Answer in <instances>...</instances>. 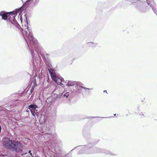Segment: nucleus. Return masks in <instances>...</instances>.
I'll return each instance as SVG.
<instances>
[{"label":"nucleus","mask_w":157,"mask_h":157,"mask_svg":"<svg viewBox=\"0 0 157 157\" xmlns=\"http://www.w3.org/2000/svg\"><path fill=\"white\" fill-rule=\"evenodd\" d=\"M2 129V127H1V124H0V134H1Z\"/></svg>","instance_id":"nucleus-26"},{"label":"nucleus","mask_w":157,"mask_h":157,"mask_svg":"<svg viewBox=\"0 0 157 157\" xmlns=\"http://www.w3.org/2000/svg\"><path fill=\"white\" fill-rule=\"evenodd\" d=\"M3 145L8 150L19 153L23 152L24 146L19 141L13 140L7 138L4 140Z\"/></svg>","instance_id":"nucleus-4"},{"label":"nucleus","mask_w":157,"mask_h":157,"mask_svg":"<svg viewBox=\"0 0 157 157\" xmlns=\"http://www.w3.org/2000/svg\"><path fill=\"white\" fill-rule=\"evenodd\" d=\"M146 2L143 1L142 2L138 0L136 2H132V3H135V5H136V8L139 11L142 12H145L146 11V6H145Z\"/></svg>","instance_id":"nucleus-10"},{"label":"nucleus","mask_w":157,"mask_h":157,"mask_svg":"<svg viewBox=\"0 0 157 157\" xmlns=\"http://www.w3.org/2000/svg\"><path fill=\"white\" fill-rule=\"evenodd\" d=\"M152 4L151 3V2H147V4L152 8L153 11L154 13L157 16V10L156 9L154 8V6H155L156 4L154 1H153L152 2Z\"/></svg>","instance_id":"nucleus-17"},{"label":"nucleus","mask_w":157,"mask_h":157,"mask_svg":"<svg viewBox=\"0 0 157 157\" xmlns=\"http://www.w3.org/2000/svg\"><path fill=\"white\" fill-rule=\"evenodd\" d=\"M0 84H5L4 82V80L2 78H0Z\"/></svg>","instance_id":"nucleus-23"},{"label":"nucleus","mask_w":157,"mask_h":157,"mask_svg":"<svg viewBox=\"0 0 157 157\" xmlns=\"http://www.w3.org/2000/svg\"><path fill=\"white\" fill-rule=\"evenodd\" d=\"M12 106H12L11 105H9L8 106H6L5 107H7V108H4L3 109H2H2L3 110L2 112L3 111H5L6 110L8 111H10V110L11 109Z\"/></svg>","instance_id":"nucleus-19"},{"label":"nucleus","mask_w":157,"mask_h":157,"mask_svg":"<svg viewBox=\"0 0 157 157\" xmlns=\"http://www.w3.org/2000/svg\"><path fill=\"white\" fill-rule=\"evenodd\" d=\"M35 86H32V87L31 88V89L30 90V91L31 93H32L34 90V88H35Z\"/></svg>","instance_id":"nucleus-24"},{"label":"nucleus","mask_w":157,"mask_h":157,"mask_svg":"<svg viewBox=\"0 0 157 157\" xmlns=\"http://www.w3.org/2000/svg\"><path fill=\"white\" fill-rule=\"evenodd\" d=\"M20 15V14H19V15H18V17H19Z\"/></svg>","instance_id":"nucleus-30"},{"label":"nucleus","mask_w":157,"mask_h":157,"mask_svg":"<svg viewBox=\"0 0 157 157\" xmlns=\"http://www.w3.org/2000/svg\"><path fill=\"white\" fill-rule=\"evenodd\" d=\"M116 115V114H114V116H115Z\"/></svg>","instance_id":"nucleus-32"},{"label":"nucleus","mask_w":157,"mask_h":157,"mask_svg":"<svg viewBox=\"0 0 157 157\" xmlns=\"http://www.w3.org/2000/svg\"><path fill=\"white\" fill-rule=\"evenodd\" d=\"M82 84V83L79 82L69 80L68 81L66 85L68 86H72L75 85L76 87L77 86Z\"/></svg>","instance_id":"nucleus-16"},{"label":"nucleus","mask_w":157,"mask_h":157,"mask_svg":"<svg viewBox=\"0 0 157 157\" xmlns=\"http://www.w3.org/2000/svg\"><path fill=\"white\" fill-rule=\"evenodd\" d=\"M105 151H103V153H105L106 155H116L113 154L111 152L105 149H104Z\"/></svg>","instance_id":"nucleus-18"},{"label":"nucleus","mask_w":157,"mask_h":157,"mask_svg":"<svg viewBox=\"0 0 157 157\" xmlns=\"http://www.w3.org/2000/svg\"><path fill=\"white\" fill-rule=\"evenodd\" d=\"M81 85L77 86L75 87L76 90H73L70 92H63L59 94H52L51 98V102H53L55 100H57L58 101H62L67 99L69 96L73 97L74 96H78L80 94H82V89H84L85 90H92V88H88L86 87H84L81 86Z\"/></svg>","instance_id":"nucleus-1"},{"label":"nucleus","mask_w":157,"mask_h":157,"mask_svg":"<svg viewBox=\"0 0 157 157\" xmlns=\"http://www.w3.org/2000/svg\"><path fill=\"white\" fill-rule=\"evenodd\" d=\"M79 146H78L77 147H79Z\"/></svg>","instance_id":"nucleus-34"},{"label":"nucleus","mask_w":157,"mask_h":157,"mask_svg":"<svg viewBox=\"0 0 157 157\" xmlns=\"http://www.w3.org/2000/svg\"><path fill=\"white\" fill-rule=\"evenodd\" d=\"M52 130L49 129L48 132L47 131L46 132L42 134L41 137L42 138H44L45 140H47L49 138L50 139L48 141V148L49 150L50 151L52 150V148H54L55 147L54 145L53 144L54 142L56 140H59V139H57L56 138H53V140H52Z\"/></svg>","instance_id":"nucleus-9"},{"label":"nucleus","mask_w":157,"mask_h":157,"mask_svg":"<svg viewBox=\"0 0 157 157\" xmlns=\"http://www.w3.org/2000/svg\"><path fill=\"white\" fill-rule=\"evenodd\" d=\"M53 142L55 147L52 148L51 154L55 157H72L71 153L76 148L75 147L69 152L66 154L62 149L63 143L60 140H56Z\"/></svg>","instance_id":"nucleus-5"},{"label":"nucleus","mask_w":157,"mask_h":157,"mask_svg":"<svg viewBox=\"0 0 157 157\" xmlns=\"http://www.w3.org/2000/svg\"><path fill=\"white\" fill-rule=\"evenodd\" d=\"M104 92H106V93H107V91L106 90H104Z\"/></svg>","instance_id":"nucleus-28"},{"label":"nucleus","mask_w":157,"mask_h":157,"mask_svg":"<svg viewBox=\"0 0 157 157\" xmlns=\"http://www.w3.org/2000/svg\"><path fill=\"white\" fill-rule=\"evenodd\" d=\"M89 43H91L93 44V45H92V47H95L97 46L98 45V43H94L92 42H90Z\"/></svg>","instance_id":"nucleus-20"},{"label":"nucleus","mask_w":157,"mask_h":157,"mask_svg":"<svg viewBox=\"0 0 157 157\" xmlns=\"http://www.w3.org/2000/svg\"><path fill=\"white\" fill-rule=\"evenodd\" d=\"M37 116L36 117L35 116V118L36 121L38 120L40 124H45L46 123L47 121V117L44 114H42L39 113H38L37 114Z\"/></svg>","instance_id":"nucleus-12"},{"label":"nucleus","mask_w":157,"mask_h":157,"mask_svg":"<svg viewBox=\"0 0 157 157\" xmlns=\"http://www.w3.org/2000/svg\"><path fill=\"white\" fill-rule=\"evenodd\" d=\"M28 153L30 154V155L32 156H33V154H32V153L31 152V151L30 150H29V151H28Z\"/></svg>","instance_id":"nucleus-25"},{"label":"nucleus","mask_w":157,"mask_h":157,"mask_svg":"<svg viewBox=\"0 0 157 157\" xmlns=\"http://www.w3.org/2000/svg\"><path fill=\"white\" fill-rule=\"evenodd\" d=\"M21 16L20 17V18L21 19Z\"/></svg>","instance_id":"nucleus-33"},{"label":"nucleus","mask_w":157,"mask_h":157,"mask_svg":"<svg viewBox=\"0 0 157 157\" xmlns=\"http://www.w3.org/2000/svg\"><path fill=\"white\" fill-rule=\"evenodd\" d=\"M38 2V1L37 0H26L24 4V6L25 9L29 7H32Z\"/></svg>","instance_id":"nucleus-15"},{"label":"nucleus","mask_w":157,"mask_h":157,"mask_svg":"<svg viewBox=\"0 0 157 157\" xmlns=\"http://www.w3.org/2000/svg\"><path fill=\"white\" fill-rule=\"evenodd\" d=\"M77 120L78 121V120H79V119H77Z\"/></svg>","instance_id":"nucleus-31"},{"label":"nucleus","mask_w":157,"mask_h":157,"mask_svg":"<svg viewBox=\"0 0 157 157\" xmlns=\"http://www.w3.org/2000/svg\"><path fill=\"white\" fill-rule=\"evenodd\" d=\"M32 44V46L30 44L27 46L31 54L33 67L36 68L40 66L41 64L42 60L40 56L41 54L39 52L40 50L38 48L39 46H41L37 41Z\"/></svg>","instance_id":"nucleus-3"},{"label":"nucleus","mask_w":157,"mask_h":157,"mask_svg":"<svg viewBox=\"0 0 157 157\" xmlns=\"http://www.w3.org/2000/svg\"><path fill=\"white\" fill-rule=\"evenodd\" d=\"M24 21H25L24 28L25 30L23 29L21 31V32L27 45L30 44L32 46V43H35L37 41L33 36L31 28L29 27V24L28 23V21L27 17H25V19Z\"/></svg>","instance_id":"nucleus-6"},{"label":"nucleus","mask_w":157,"mask_h":157,"mask_svg":"<svg viewBox=\"0 0 157 157\" xmlns=\"http://www.w3.org/2000/svg\"><path fill=\"white\" fill-rule=\"evenodd\" d=\"M2 12H3L1 15L2 19L5 20H7L8 24L10 23L18 28L20 27L15 19V17L17 15V12L16 10L8 13L5 11H2Z\"/></svg>","instance_id":"nucleus-7"},{"label":"nucleus","mask_w":157,"mask_h":157,"mask_svg":"<svg viewBox=\"0 0 157 157\" xmlns=\"http://www.w3.org/2000/svg\"><path fill=\"white\" fill-rule=\"evenodd\" d=\"M90 133H86L84 134V136L86 140V141L89 143L87 145H83L79 151V154H86L83 153L84 151L86 150L87 148L89 149V151H91L92 150V148H91L94 145L96 144L97 142H91L92 141V139L90 138Z\"/></svg>","instance_id":"nucleus-8"},{"label":"nucleus","mask_w":157,"mask_h":157,"mask_svg":"<svg viewBox=\"0 0 157 157\" xmlns=\"http://www.w3.org/2000/svg\"><path fill=\"white\" fill-rule=\"evenodd\" d=\"M139 107H138V108H139Z\"/></svg>","instance_id":"nucleus-35"},{"label":"nucleus","mask_w":157,"mask_h":157,"mask_svg":"<svg viewBox=\"0 0 157 157\" xmlns=\"http://www.w3.org/2000/svg\"><path fill=\"white\" fill-rule=\"evenodd\" d=\"M146 2H147H147H150L149 1V0H146Z\"/></svg>","instance_id":"nucleus-27"},{"label":"nucleus","mask_w":157,"mask_h":157,"mask_svg":"<svg viewBox=\"0 0 157 157\" xmlns=\"http://www.w3.org/2000/svg\"><path fill=\"white\" fill-rule=\"evenodd\" d=\"M36 86H37V84H36V80L35 79L33 81V84L32 86H34L35 87Z\"/></svg>","instance_id":"nucleus-22"},{"label":"nucleus","mask_w":157,"mask_h":157,"mask_svg":"<svg viewBox=\"0 0 157 157\" xmlns=\"http://www.w3.org/2000/svg\"><path fill=\"white\" fill-rule=\"evenodd\" d=\"M97 117L101 118H109V117H88L87 118H97Z\"/></svg>","instance_id":"nucleus-21"},{"label":"nucleus","mask_w":157,"mask_h":157,"mask_svg":"<svg viewBox=\"0 0 157 157\" xmlns=\"http://www.w3.org/2000/svg\"><path fill=\"white\" fill-rule=\"evenodd\" d=\"M38 129L39 131L42 134H44L48 131L49 129H51L49 127V125L46 124H40L38 125Z\"/></svg>","instance_id":"nucleus-14"},{"label":"nucleus","mask_w":157,"mask_h":157,"mask_svg":"<svg viewBox=\"0 0 157 157\" xmlns=\"http://www.w3.org/2000/svg\"><path fill=\"white\" fill-rule=\"evenodd\" d=\"M3 13V12H0V16H1V13Z\"/></svg>","instance_id":"nucleus-29"},{"label":"nucleus","mask_w":157,"mask_h":157,"mask_svg":"<svg viewBox=\"0 0 157 157\" xmlns=\"http://www.w3.org/2000/svg\"><path fill=\"white\" fill-rule=\"evenodd\" d=\"M22 0V1H22V0Z\"/></svg>","instance_id":"nucleus-36"},{"label":"nucleus","mask_w":157,"mask_h":157,"mask_svg":"<svg viewBox=\"0 0 157 157\" xmlns=\"http://www.w3.org/2000/svg\"><path fill=\"white\" fill-rule=\"evenodd\" d=\"M37 108H38V106L35 104L33 103L28 105L26 111L29 112V111H30L33 117L36 116V117H37V114L39 113L36 110Z\"/></svg>","instance_id":"nucleus-11"},{"label":"nucleus","mask_w":157,"mask_h":157,"mask_svg":"<svg viewBox=\"0 0 157 157\" xmlns=\"http://www.w3.org/2000/svg\"><path fill=\"white\" fill-rule=\"evenodd\" d=\"M40 49V53L41 54V56L44 61L46 67L47 68L49 73L50 75L52 80L55 82H63L64 81L63 78L59 75L56 73L54 70L52 68V66L50 59L48 57L47 55L45 56V52L41 46H39Z\"/></svg>","instance_id":"nucleus-2"},{"label":"nucleus","mask_w":157,"mask_h":157,"mask_svg":"<svg viewBox=\"0 0 157 157\" xmlns=\"http://www.w3.org/2000/svg\"><path fill=\"white\" fill-rule=\"evenodd\" d=\"M105 151L104 149H101L96 147H94L92 148V150L91 151H89V149L87 148L86 150L84 151L83 153H86V154H91L94 153H103V151Z\"/></svg>","instance_id":"nucleus-13"}]
</instances>
